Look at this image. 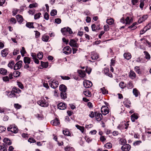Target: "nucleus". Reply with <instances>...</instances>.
<instances>
[{
    "mask_svg": "<svg viewBox=\"0 0 151 151\" xmlns=\"http://www.w3.org/2000/svg\"><path fill=\"white\" fill-rule=\"evenodd\" d=\"M95 117L96 120L98 121H100L102 118L101 114L98 112H95Z\"/></svg>",
    "mask_w": 151,
    "mask_h": 151,
    "instance_id": "nucleus-9",
    "label": "nucleus"
},
{
    "mask_svg": "<svg viewBox=\"0 0 151 151\" xmlns=\"http://www.w3.org/2000/svg\"><path fill=\"white\" fill-rule=\"evenodd\" d=\"M37 104L43 107H46L48 106V103L43 98H41V100L37 101Z\"/></svg>",
    "mask_w": 151,
    "mask_h": 151,
    "instance_id": "nucleus-5",
    "label": "nucleus"
},
{
    "mask_svg": "<svg viewBox=\"0 0 151 151\" xmlns=\"http://www.w3.org/2000/svg\"><path fill=\"white\" fill-rule=\"evenodd\" d=\"M17 84L18 85L19 87L21 89H22L24 88V86L23 84L20 82L18 81L17 82Z\"/></svg>",
    "mask_w": 151,
    "mask_h": 151,
    "instance_id": "nucleus-54",
    "label": "nucleus"
},
{
    "mask_svg": "<svg viewBox=\"0 0 151 151\" xmlns=\"http://www.w3.org/2000/svg\"><path fill=\"white\" fill-rule=\"evenodd\" d=\"M105 146L107 148H111L112 147V144L110 143H107L105 145Z\"/></svg>",
    "mask_w": 151,
    "mask_h": 151,
    "instance_id": "nucleus-52",
    "label": "nucleus"
},
{
    "mask_svg": "<svg viewBox=\"0 0 151 151\" xmlns=\"http://www.w3.org/2000/svg\"><path fill=\"white\" fill-rule=\"evenodd\" d=\"M125 21L126 24H129L132 22V19H129V17H127L125 19Z\"/></svg>",
    "mask_w": 151,
    "mask_h": 151,
    "instance_id": "nucleus-33",
    "label": "nucleus"
},
{
    "mask_svg": "<svg viewBox=\"0 0 151 151\" xmlns=\"http://www.w3.org/2000/svg\"><path fill=\"white\" fill-rule=\"evenodd\" d=\"M59 89L61 92H65L67 90L66 87L63 84L59 86Z\"/></svg>",
    "mask_w": 151,
    "mask_h": 151,
    "instance_id": "nucleus-19",
    "label": "nucleus"
},
{
    "mask_svg": "<svg viewBox=\"0 0 151 151\" xmlns=\"http://www.w3.org/2000/svg\"><path fill=\"white\" fill-rule=\"evenodd\" d=\"M148 17V16L147 15H144L142 17H140L138 20V22L141 23L145 21Z\"/></svg>",
    "mask_w": 151,
    "mask_h": 151,
    "instance_id": "nucleus-17",
    "label": "nucleus"
},
{
    "mask_svg": "<svg viewBox=\"0 0 151 151\" xmlns=\"http://www.w3.org/2000/svg\"><path fill=\"white\" fill-rule=\"evenodd\" d=\"M60 96L62 99H65L67 98L66 94L65 92H61Z\"/></svg>",
    "mask_w": 151,
    "mask_h": 151,
    "instance_id": "nucleus-36",
    "label": "nucleus"
},
{
    "mask_svg": "<svg viewBox=\"0 0 151 151\" xmlns=\"http://www.w3.org/2000/svg\"><path fill=\"white\" fill-rule=\"evenodd\" d=\"M130 148V145L128 144L124 145L121 147L122 150L124 151H129Z\"/></svg>",
    "mask_w": 151,
    "mask_h": 151,
    "instance_id": "nucleus-13",
    "label": "nucleus"
},
{
    "mask_svg": "<svg viewBox=\"0 0 151 151\" xmlns=\"http://www.w3.org/2000/svg\"><path fill=\"white\" fill-rule=\"evenodd\" d=\"M101 111L103 115H105L109 113V109L107 106H103L101 108Z\"/></svg>",
    "mask_w": 151,
    "mask_h": 151,
    "instance_id": "nucleus-7",
    "label": "nucleus"
},
{
    "mask_svg": "<svg viewBox=\"0 0 151 151\" xmlns=\"http://www.w3.org/2000/svg\"><path fill=\"white\" fill-rule=\"evenodd\" d=\"M35 37L37 38L39 37L40 35V33L37 31H35Z\"/></svg>",
    "mask_w": 151,
    "mask_h": 151,
    "instance_id": "nucleus-61",
    "label": "nucleus"
},
{
    "mask_svg": "<svg viewBox=\"0 0 151 151\" xmlns=\"http://www.w3.org/2000/svg\"><path fill=\"white\" fill-rule=\"evenodd\" d=\"M44 17L45 19L48 20L49 19V15L47 12H45L44 14Z\"/></svg>",
    "mask_w": 151,
    "mask_h": 151,
    "instance_id": "nucleus-55",
    "label": "nucleus"
},
{
    "mask_svg": "<svg viewBox=\"0 0 151 151\" xmlns=\"http://www.w3.org/2000/svg\"><path fill=\"white\" fill-rule=\"evenodd\" d=\"M78 72L79 74V76L82 78L86 76V73L84 71L81 70H78Z\"/></svg>",
    "mask_w": 151,
    "mask_h": 151,
    "instance_id": "nucleus-18",
    "label": "nucleus"
},
{
    "mask_svg": "<svg viewBox=\"0 0 151 151\" xmlns=\"http://www.w3.org/2000/svg\"><path fill=\"white\" fill-rule=\"evenodd\" d=\"M124 57L127 60H129L132 57L131 54L129 52L125 53L124 54Z\"/></svg>",
    "mask_w": 151,
    "mask_h": 151,
    "instance_id": "nucleus-21",
    "label": "nucleus"
},
{
    "mask_svg": "<svg viewBox=\"0 0 151 151\" xmlns=\"http://www.w3.org/2000/svg\"><path fill=\"white\" fill-rule=\"evenodd\" d=\"M8 53V50L7 49H4L1 51V54L2 56L3 57H6Z\"/></svg>",
    "mask_w": 151,
    "mask_h": 151,
    "instance_id": "nucleus-29",
    "label": "nucleus"
},
{
    "mask_svg": "<svg viewBox=\"0 0 151 151\" xmlns=\"http://www.w3.org/2000/svg\"><path fill=\"white\" fill-rule=\"evenodd\" d=\"M23 61L25 64L24 68L30 70L32 68L31 64L33 63L32 61H31V58L28 57H25L24 58Z\"/></svg>",
    "mask_w": 151,
    "mask_h": 151,
    "instance_id": "nucleus-1",
    "label": "nucleus"
},
{
    "mask_svg": "<svg viewBox=\"0 0 151 151\" xmlns=\"http://www.w3.org/2000/svg\"><path fill=\"white\" fill-rule=\"evenodd\" d=\"M63 52L65 54L68 55L71 53V50L70 47L68 46L65 47L63 48Z\"/></svg>",
    "mask_w": 151,
    "mask_h": 151,
    "instance_id": "nucleus-8",
    "label": "nucleus"
},
{
    "mask_svg": "<svg viewBox=\"0 0 151 151\" xmlns=\"http://www.w3.org/2000/svg\"><path fill=\"white\" fill-rule=\"evenodd\" d=\"M145 56V58L147 60L150 59V56L148 52L146 51H144L143 52Z\"/></svg>",
    "mask_w": 151,
    "mask_h": 151,
    "instance_id": "nucleus-32",
    "label": "nucleus"
},
{
    "mask_svg": "<svg viewBox=\"0 0 151 151\" xmlns=\"http://www.w3.org/2000/svg\"><path fill=\"white\" fill-rule=\"evenodd\" d=\"M35 9H31L29 11L28 13L29 14L33 15L35 14Z\"/></svg>",
    "mask_w": 151,
    "mask_h": 151,
    "instance_id": "nucleus-63",
    "label": "nucleus"
},
{
    "mask_svg": "<svg viewBox=\"0 0 151 151\" xmlns=\"http://www.w3.org/2000/svg\"><path fill=\"white\" fill-rule=\"evenodd\" d=\"M33 23L32 22H27L26 24V26L27 27H28L29 28H34V27L33 26Z\"/></svg>",
    "mask_w": 151,
    "mask_h": 151,
    "instance_id": "nucleus-30",
    "label": "nucleus"
},
{
    "mask_svg": "<svg viewBox=\"0 0 151 151\" xmlns=\"http://www.w3.org/2000/svg\"><path fill=\"white\" fill-rule=\"evenodd\" d=\"M104 72L105 74L106 75L110 77H113L112 73H109V69L107 68H105L104 70Z\"/></svg>",
    "mask_w": 151,
    "mask_h": 151,
    "instance_id": "nucleus-15",
    "label": "nucleus"
},
{
    "mask_svg": "<svg viewBox=\"0 0 151 151\" xmlns=\"http://www.w3.org/2000/svg\"><path fill=\"white\" fill-rule=\"evenodd\" d=\"M63 133L64 135L67 136H70V133L68 129L64 130L63 131Z\"/></svg>",
    "mask_w": 151,
    "mask_h": 151,
    "instance_id": "nucleus-38",
    "label": "nucleus"
},
{
    "mask_svg": "<svg viewBox=\"0 0 151 151\" xmlns=\"http://www.w3.org/2000/svg\"><path fill=\"white\" fill-rule=\"evenodd\" d=\"M41 64L42 66L45 68H46L48 66V63L47 62H44L42 61H41Z\"/></svg>",
    "mask_w": 151,
    "mask_h": 151,
    "instance_id": "nucleus-41",
    "label": "nucleus"
},
{
    "mask_svg": "<svg viewBox=\"0 0 151 151\" xmlns=\"http://www.w3.org/2000/svg\"><path fill=\"white\" fill-rule=\"evenodd\" d=\"M76 127H77V129H79L82 133L83 132L84 129V127L80 126L78 124L76 125Z\"/></svg>",
    "mask_w": 151,
    "mask_h": 151,
    "instance_id": "nucleus-35",
    "label": "nucleus"
},
{
    "mask_svg": "<svg viewBox=\"0 0 151 151\" xmlns=\"http://www.w3.org/2000/svg\"><path fill=\"white\" fill-rule=\"evenodd\" d=\"M7 70L4 68H1L0 69V73L4 75L6 74Z\"/></svg>",
    "mask_w": 151,
    "mask_h": 151,
    "instance_id": "nucleus-24",
    "label": "nucleus"
},
{
    "mask_svg": "<svg viewBox=\"0 0 151 151\" xmlns=\"http://www.w3.org/2000/svg\"><path fill=\"white\" fill-rule=\"evenodd\" d=\"M19 49H15L13 52V55H16L17 54H19Z\"/></svg>",
    "mask_w": 151,
    "mask_h": 151,
    "instance_id": "nucleus-50",
    "label": "nucleus"
},
{
    "mask_svg": "<svg viewBox=\"0 0 151 151\" xmlns=\"http://www.w3.org/2000/svg\"><path fill=\"white\" fill-rule=\"evenodd\" d=\"M3 141L5 143L8 145H10L12 144V142L8 138H4V139Z\"/></svg>",
    "mask_w": 151,
    "mask_h": 151,
    "instance_id": "nucleus-25",
    "label": "nucleus"
},
{
    "mask_svg": "<svg viewBox=\"0 0 151 151\" xmlns=\"http://www.w3.org/2000/svg\"><path fill=\"white\" fill-rule=\"evenodd\" d=\"M42 40L45 42H47L49 39V37L45 35H43L42 38Z\"/></svg>",
    "mask_w": 151,
    "mask_h": 151,
    "instance_id": "nucleus-28",
    "label": "nucleus"
},
{
    "mask_svg": "<svg viewBox=\"0 0 151 151\" xmlns=\"http://www.w3.org/2000/svg\"><path fill=\"white\" fill-rule=\"evenodd\" d=\"M119 85L120 87L122 88H124L125 87V84L124 83V82H121L119 84Z\"/></svg>",
    "mask_w": 151,
    "mask_h": 151,
    "instance_id": "nucleus-57",
    "label": "nucleus"
},
{
    "mask_svg": "<svg viewBox=\"0 0 151 151\" xmlns=\"http://www.w3.org/2000/svg\"><path fill=\"white\" fill-rule=\"evenodd\" d=\"M57 11L55 9H52L50 12V15L52 16H54L57 14Z\"/></svg>",
    "mask_w": 151,
    "mask_h": 151,
    "instance_id": "nucleus-43",
    "label": "nucleus"
},
{
    "mask_svg": "<svg viewBox=\"0 0 151 151\" xmlns=\"http://www.w3.org/2000/svg\"><path fill=\"white\" fill-rule=\"evenodd\" d=\"M92 30L93 31H96L97 29L96 27L95 24H93L91 26Z\"/></svg>",
    "mask_w": 151,
    "mask_h": 151,
    "instance_id": "nucleus-58",
    "label": "nucleus"
},
{
    "mask_svg": "<svg viewBox=\"0 0 151 151\" xmlns=\"http://www.w3.org/2000/svg\"><path fill=\"white\" fill-rule=\"evenodd\" d=\"M41 14L40 13H38L36 14L34 16V19H39L40 18V16L41 15Z\"/></svg>",
    "mask_w": 151,
    "mask_h": 151,
    "instance_id": "nucleus-49",
    "label": "nucleus"
},
{
    "mask_svg": "<svg viewBox=\"0 0 151 151\" xmlns=\"http://www.w3.org/2000/svg\"><path fill=\"white\" fill-rule=\"evenodd\" d=\"M48 82L49 83L50 86L52 88H55L58 87V83L57 81L51 79Z\"/></svg>",
    "mask_w": 151,
    "mask_h": 151,
    "instance_id": "nucleus-6",
    "label": "nucleus"
},
{
    "mask_svg": "<svg viewBox=\"0 0 151 151\" xmlns=\"http://www.w3.org/2000/svg\"><path fill=\"white\" fill-rule=\"evenodd\" d=\"M22 61L21 60L18 62L14 66V70H16L20 69L22 66Z\"/></svg>",
    "mask_w": 151,
    "mask_h": 151,
    "instance_id": "nucleus-10",
    "label": "nucleus"
},
{
    "mask_svg": "<svg viewBox=\"0 0 151 151\" xmlns=\"http://www.w3.org/2000/svg\"><path fill=\"white\" fill-rule=\"evenodd\" d=\"M43 56V54L42 52H39L37 54V58L40 59H42Z\"/></svg>",
    "mask_w": 151,
    "mask_h": 151,
    "instance_id": "nucleus-45",
    "label": "nucleus"
},
{
    "mask_svg": "<svg viewBox=\"0 0 151 151\" xmlns=\"http://www.w3.org/2000/svg\"><path fill=\"white\" fill-rule=\"evenodd\" d=\"M83 85L86 88H88L91 87L92 86V82L89 81H84L83 82Z\"/></svg>",
    "mask_w": 151,
    "mask_h": 151,
    "instance_id": "nucleus-11",
    "label": "nucleus"
},
{
    "mask_svg": "<svg viewBox=\"0 0 151 151\" xmlns=\"http://www.w3.org/2000/svg\"><path fill=\"white\" fill-rule=\"evenodd\" d=\"M114 20L112 18L107 19L106 20V23L109 25H111L113 24Z\"/></svg>",
    "mask_w": 151,
    "mask_h": 151,
    "instance_id": "nucleus-27",
    "label": "nucleus"
},
{
    "mask_svg": "<svg viewBox=\"0 0 151 151\" xmlns=\"http://www.w3.org/2000/svg\"><path fill=\"white\" fill-rule=\"evenodd\" d=\"M6 129V128L4 126H0V133L3 132Z\"/></svg>",
    "mask_w": 151,
    "mask_h": 151,
    "instance_id": "nucleus-60",
    "label": "nucleus"
},
{
    "mask_svg": "<svg viewBox=\"0 0 151 151\" xmlns=\"http://www.w3.org/2000/svg\"><path fill=\"white\" fill-rule=\"evenodd\" d=\"M60 77L63 80H68L70 79V78L68 76H61Z\"/></svg>",
    "mask_w": 151,
    "mask_h": 151,
    "instance_id": "nucleus-64",
    "label": "nucleus"
},
{
    "mask_svg": "<svg viewBox=\"0 0 151 151\" xmlns=\"http://www.w3.org/2000/svg\"><path fill=\"white\" fill-rule=\"evenodd\" d=\"M14 76L15 77H17L20 76V73L18 71H15L14 72Z\"/></svg>",
    "mask_w": 151,
    "mask_h": 151,
    "instance_id": "nucleus-40",
    "label": "nucleus"
},
{
    "mask_svg": "<svg viewBox=\"0 0 151 151\" xmlns=\"http://www.w3.org/2000/svg\"><path fill=\"white\" fill-rule=\"evenodd\" d=\"M99 58L98 55L97 54L94 53L91 56V58L93 60L97 59Z\"/></svg>",
    "mask_w": 151,
    "mask_h": 151,
    "instance_id": "nucleus-44",
    "label": "nucleus"
},
{
    "mask_svg": "<svg viewBox=\"0 0 151 151\" xmlns=\"http://www.w3.org/2000/svg\"><path fill=\"white\" fill-rule=\"evenodd\" d=\"M14 107L17 109H19L22 107L21 105L19 104H15L14 105Z\"/></svg>",
    "mask_w": 151,
    "mask_h": 151,
    "instance_id": "nucleus-53",
    "label": "nucleus"
},
{
    "mask_svg": "<svg viewBox=\"0 0 151 151\" xmlns=\"http://www.w3.org/2000/svg\"><path fill=\"white\" fill-rule=\"evenodd\" d=\"M101 90L102 91L103 94H106L108 93V91L104 87H103L101 89Z\"/></svg>",
    "mask_w": 151,
    "mask_h": 151,
    "instance_id": "nucleus-46",
    "label": "nucleus"
},
{
    "mask_svg": "<svg viewBox=\"0 0 151 151\" xmlns=\"http://www.w3.org/2000/svg\"><path fill=\"white\" fill-rule=\"evenodd\" d=\"M69 45L72 47L78 48V45L76 41L73 39H71L69 42Z\"/></svg>",
    "mask_w": 151,
    "mask_h": 151,
    "instance_id": "nucleus-12",
    "label": "nucleus"
},
{
    "mask_svg": "<svg viewBox=\"0 0 151 151\" xmlns=\"http://www.w3.org/2000/svg\"><path fill=\"white\" fill-rule=\"evenodd\" d=\"M58 108L60 110H64L66 108V105L65 104L63 103H60L58 105Z\"/></svg>",
    "mask_w": 151,
    "mask_h": 151,
    "instance_id": "nucleus-14",
    "label": "nucleus"
},
{
    "mask_svg": "<svg viewBox=\"0 0 151 151\" xmlns=\"http://www.w3.org/2000/svg\"><path fill=\"white\" fill-rule=\"evenodd\" d=\"M51 123L52 125L55 126L58 125L60 124L59 120L57 118L52 121L51 122Z\"/></svg>",
    "mask_w": 151,
    "mask_h": 151,
    "instance_id": "nucleus-16",
    "label": "nucleus"
},
{
    "mask_svg": "<svg viewBox=\"0 0 151 151\" xmlns=\"http://www.w3.org/2000/svg\"><path fill=\"white\" fill-rule=\"evenodd\" d=\"M61 31L63 35H66V36H69L68 35H67L68 32L69 34H71L73 33L71 29L69 27H64L62 28L61 29Z\"/></svg>",
    "mask_w": 151,
    "mask_h": 151,
    "instance_id": "nucleus-3",
    "label": "nucleus"
},
{
    "mask_svg": "<svg viewBox=\"0 0 151 151\" xmlns=\"http://www.w3.org/2000/svg\"><path fill=\"white\" fill-rule=\"evenodd\" d=\"M134 70L135 71L137 72L138 74H140L141 73V72L140 71V69H139V67L138 66H136L134 68Z\"/></svg>",
    "mask_w": 151,
    "mask_h": 151,
    "instance_id": "nucleus-47",
    "label": "nucleus"
},
{
    "mask_svg": "<svg viewBox=\"0 0 151 151\" xmlns=\"http://www.w3.org/2000/svg\"><path fill=\"white\" fill-rule=\"evenodd\" d=\"M55 22L56 23L59 24L61 22V20L60 18L55 19Z\"/></svg>",
    "mask_w": 151,
    "mask_h": 151,
    "instance_id": "nucleus-62",
    "label": "nucleus"
},
{
    "mask_svg": "<svg viewBox=\"0 0 151 151\" xmlns=\"http://www.w3.org/2000/svg\"><path fill=\"white\" fill-rule=\"evenodd\" d=\"M9 21L11 24H15L16 23V19L13 17L11 18Z\"/></svg>",
    "mask_w": 151,
    "mask_h": 151,
    "instance_id": "nucleus-51",
    "label": "nucleus"
},
{
    "mask_svg": "<svg viewBox=\"0 0 151 151\" xmlns=\"http://www.w3.org/2000/svg\"><path fill=\"white\" fill-rule=\"evenodd\" d=\"M127 87L129 89H131L133 87V85L131 82H129L127 84Z\"/></svg>",
    "mask_w": 151,
    "mask_h": 151,
    "instance_id": "nucleus-48",
    "label": "nucleus"
},
{
    "mask_svg": "<svg viewBox=\"0 0 151 151\" xmlns=\"http://www.w3.org/2000/svg\"><path fill=\"white\" fill-rule=\"evenodd\" d=\"M0 151H7L6 145L5 144H3L2 145L0 146Z\"/></svg>",
    "mask_w": 151,
    "mask_h": 151,
    "instance_id": "nucleus-26",
    "label": "nucleus"
},
{
    "mask_svg": "<svg viewBox=\"0 0 151 151\" xmlns=\"http://www.w3.org/2000/svg\"><path fill=\"white\" fill-rule=\"evenodd\" d=\"M7 130L8 131H11L14 133H16L18 132L17 127L14 125H9L7 128Z\"/></svg>",
    "mask_w": 151,
    "mask_h": 151,
    "instance_id": "nucleus-4",
    "label": "nucleus"
},
{
    "mask_svg": "<svg viewBox=\"0 0 151 151\" xmlns=\"http://www.w3.org/2000/svg\"><path fill=\"white\" fill-rule=\"evenodd\" d=\"M14 64L15 63L14 61H11L9 62L8 65V66L11 69H12L13 66L14 65Z\"/></svg>",
    "mask_w": 151,
    "mask_h": 151,
    "instance_id": "nucleus-34",
    "label": "nucleus"
},
{
    "mask_svg": "<svg viewBox=\"0 0 151 151\" xmlns=\"http://www.w3.org/2000/svg\"><path fill=\"white\" fill-rule=\"evenodd\" d=\"M131 117L132 121L134 122H135V120L137 119L138 118V117L137 115L134 114L131 116Z\"/></svg>",
    "mask_w": 151,
    "mask_h": 151,
    "instance_id": "nucleus-23",
    "label": "nucleus"
},
{
    "mask_svg": "<svg viewBox=\"0 0 151 151\" xmlns=\"http://www.w3.org/2000/svg\"><path fill=\"white\" fill-rule=\"evenodd\" d=\"M20 52L22 56L23 57L24 56V54L26 53V51L24 47H22V49L20 51Z\"/></svg>",
    "mask_w": 151,
    "mask_h": 151,
    "instance_id": "nucleus-42",
    "label": "nucleus"
},
{
    "mask_svg": "<svg viewBox=\"0 0 151 151\" xmlns=\"http://www.w3.org/2000/svg\"><path fill=\"white\" fill-rule=\"evenodd\" d=\"M16 17L18 22L22 23L23 21L22 17L20 15L18 14L16 16Z\"/></svg>",
    "mask_w": 151,
    "mask_h": 151,
    "instance_id": "nucleus-20",
    "label": "nucleus"
},
{
    "mask_svg": "<svg viewBox=\"0 0 151 151\" xmlns=\"http://www.w3.org/2000/svg\"><path fill=\"white\" fill-rule=\"evenodd\" d=\"M137 24V22L133 23L131 26L128 27L129 28L131 29L132 30L135 29L137 28V27L135 26Z\"/></svg>",
    "mask_w": 151,
    "mask_h": 151,
    "instance_id": "nucleus-31",
    "label": "nucleus"
},
{
    "mask_svg": "<svg viewBox=\"0 0 151 151\" xmlns=\"http://www.w3.org/2000/svg\"><path fill=\"white\" fill-rule=\"evenodd\" d=\"M129 76L130 78L134 79L136 77V74L134 71L131 70L129 72Z\"/></svg>",
    "mask_w": 151,
    "mask_h": 151,
    "instance_id": "nucleus-22",
    "label": "nucleus"
},
{
    "mask_svg": "<svg viewBox=\"0 0 151 151\" xmlns=\"http://www.w3.org/2000/svg\"><path fill=\"white\" fill-rule=\"evenodd\" d=\"M21 90L17 87H13L12 91L9 92L8 94L9 97L10 98L17 97L16 93H19L21 92Z\"/></svg>",
    "mask_w": 151,
    "mask_h": 151,
    "instance_id": "nucleus-2",
    "label": "nucleus"
},
{
    "mask_svg": "<svg viewBox=\"0 0 151 151\" xmlns=\"http://www.w3.org/2000/svg\"><path fill=\"white\" fill-rule=\"evenodd\" d=\"M83 93L86 96L91 97V93L89 91H83Z\"/></svg>",
    "mask_w": 151,
    "mask_h": 151,
    "instance_id": "nucleus-37",
    "label": "nucleus"
},
{
    "mask_svg": "<svg viewBox=\"0 0 151 151\" xmlns=\"http://www.w3.org/2000/svg\"><path fill=\"white\" fill-rule=\"evenodd\" d=\"M4 82H7L9 81V78L8 76H5L2 78Z\"/></svg>",
    "mask_w": 151,
    "mask_h": 151,
    "instance_id": "nucleus-56",
    "label": "nucleus"
},
{
    "mask_svg": "<svg viewBox=\"0 0 151 151\" xmlns=\"http://www.w3.org/2000/svg\"><path fill=\"white\" fill-rule=\"evenodd\" d=\"M133 93L134 95L136 97H137L138 96V91L135 88H134L133 90Z\"/></svg>",
    "mask_w": 151,
    "mask_h": 151,
    "instance_id": "nucleus-39",
    "label": "nucleus"
},
{
    "mask_svg": "<svg viewBox=\"0 0 151 151\" xmlns=\"http://www.w3.org/2000/svg\"><path fill=\"white\" fill-rule=\"evenodd\" d=\"M28 141L31 143L36 142V140L32 138H29L28 140Z\"/></svg>",
    "mask_w": 151,
    "mask_h": 151,
    "instance_id": "nucleus-59",
    "label": "nucleus"
}]
</instances>
